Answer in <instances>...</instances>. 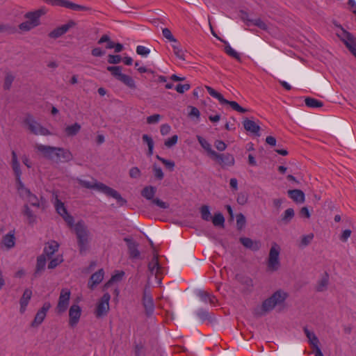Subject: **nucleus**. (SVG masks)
<instances>
[{
    "mask_svg": "<svg viewBox=\"0 0 356 356\" xmlns=\"http://www.w3.org/2000/svg\"><path fill=\"white\" fill-rule=\"evenodd\" d=\"M79 184L86 188L96 189L97 191L105 194L106 196L114 198L117 200L120 206H123L127 204V200L123 198L116 190L103 183L98 182L97 181H90L80 179Z\"/></svg>",
    "mask_w": 356,
    "mask_h": 356,
    "instance_id": "1",
    "label": "nucleus"
},
{
    "mask_svg": "<svg viewBox=\"0 0 356 356\" xmlns=\"http://www.w3.org/2000/svg\"><path fill=\"white\" fill-rule=\"evenodd\" d=\"M17 191L20 197L26 202V204L42 209L46 208V200L42 196L38 197L26 188L24 184L17 187Z\"/></svg>",
    "mask_w": 356,
    "mask_h": 356,
    "instance_id": "2",
    "label": "nucleus"
},
{
    "mask_svg": "<svg viewBox=\"0 0 356 356\" xmlns=\"http://www.w3.org/2000/svg\"><path fill=\"white\" fill-rule=\"evenodd\" d=\"M281 247L276 243H273L269 250L266 261L267 270L270 272L277 271L281 267L280 255Z\"/></svg>",
    "mask_w": 356,
    "mask_h": 356,
    "instance_id": "3",
    "label": "nucleus"
},
{
    "mask_svg": "<svg viewBox=\"0 0 356 356\" xmlns=\"http://www.w3.org/2000/svg\"><path fill=\"white\" fill-rule=\"evenodd\" d=\"M77 237L78 245L81 252L85 251L88 245L90 233L85 222H77L72 227Z\"/></svg>",
    "mask_w": 356,
    "mask_h": 356,
    "instance_id": "4",
    "label": "nucleus"
},
{
    "mask_svg": "<svg viewBox=\"0 0 356 356\" xmlns=\"http://www.w3.org/2000/svg\"><path fill=\"white\" fill-rule=\"evenodd\" d=\"M286 298L287 293L286 292L282 290H278L263 302L261 305V310L264 313L270 312L276 306L282 305Z\"/></svg>",
    "mask_w": 356,
    "mask_h": 356,
    "instance_id": "5",
    "label": "nucleus"
},
{
    "mask_svg": "<svg viewBox=\"0 0 356 356\" xmlns=\"http://www.w3.org/2000/svg\"><path fill=\"white\" fill-rule=\"evenodd\" d=\"M107 70L111 72V74L119 81L131 90L137 88L136 83L129 75L123 74L120 66H108Z\"/></svg>",
    "mask_w": 356,
    "mask_h": 356,
    "instance_id": "6",
    "label": "nucleus"
},
{
    "mask_svg": "<svg viewBox=\"0 0 356 356\" xmlns=\"http://www.w3.org/2000/svg\"><path fill=\"white\" fill-rule=\"evenodd\" d=\"M24 123L29 131L35 135L49 136L51 134L49 129L36 121L31 115H27L24 118Z\"/></svg>",
    "mask_w": 356,
    "mask_h": 356,
    "instance_id": "7",
    "label": "nucleus"
},
{
    "mask_svg": "<svg viewBox=\"0 0 356 356\" xmlns=\"http://www.w3.org/2000/svg\"><path fill=\"white\" fill-rule=\"evenodd\" d=\"M208 93L213 98L218 100L220 104H227L229 105L230 107L239 113H243L247 111V109L241 107L236 102L234 101H229L223 97V96L216 90H215L213 88L206 86H205Z\"/></svg>",
    "mask_w": 356,
    "mask_h": 356,
    "instance_id": "8",
    "label": "nucleus"
},
{
    "mask_svg": "<svg viewBox=\"0 0 356 356\" xmlns=\"http://www.w3.org/2000/svg\"><path fill=\"white\" fill-rule=\"evenodd\" d=\"M53 198L56 212L63 218L70 227H72L74 222V218L68 213L64 203L58 199V195L56 192L53 193Z\"/></svg>",
    "mask_w": 356,
    "mask_h": 356,
    "instance_id": "9",
    "label": "nucleus"
},
{
    "mask_svg": "<svg viewBox=\"0 0 356 356\" xmlns=\"http://www.w3.org/2000/svg\"><path fill=\"white\" fill-rule=\"evenodd\" d=\"M71 292L68 289H63L60 291L58 304L56 306V312L58 314H63L67 311L70 299Z\"/></svg>",
    "mask_w": 356,
    "mask_h": 356,
    "instance_id": "10",
    "label": "nucleus"
},
{
    "mask_svg": "<svg viewBox=\"0 0 356 356\" xmlns=\"http://www.w3.org/2000/svg\"><path fill=\"white\" fill-rule=\"evenodd\" d=\"M51 307V305L49 302L43 303L42 307L37 311L35 317L31 323V326L32 327H38L43 323Z\"/></svg>",
    "mask_w": 356,
    "mask_h": 356,
    "instance_id": "11",
    "label": "nucleus"
},
{
    "mask_svg": "<svg viewBox=\"0 0 356 356\" xmlns=\"http://www.w3.org/2000/svg\"><path fill=\"white\" fill-rule=\"evenodd\" d=\"M11 168L13 170L15 180H16V188L24 184L22 181V172L21 170V165L19 161L18 160L17 155L15 151H13L11 153Z\"/></svg>",
    "mask_w": 356,
    "mask_h": 356,
    "instance_id": "12",
    "label": "nucleus"
},
{
    "mask_svg": "<svg viewBox=\"0 0 356 356\" xmlns=\"http://www.w3.org/2000/svg\"><path fill=\"white\" fill-rule=\"evenodd\" d=\"M111 296L109 293H106L102 297L97 305L95 314L97 317H102L107 314L109 310V301Z\"/></svg>",
    "mask_w": 356,
    "mask_h": 356,
    "instance_id": "13",
    "label": "nucleus"
},
{
    "mask_svg": "<svg viewBox=\"0 0 356 356\" xmlns=\"http://www.w3.org/2000/svg\"><path fill=\"white\" fill-rule=\"evenodd\" d=\"M15 234V229L10 230L7 234H4L0 243L1 248L5 250L13 249L16 245Z\"/></svg>",
    "mask_w": 356,
    "mask_h": 356,
    "instance_id": "14",
    "label": "nucleus"
},
{
    "mask_svg": "<svg viewBox=\"0 0 356 356\" xmlns=\"http://www.w3.org/2000/svg\"><path fill=\"white\" fill-rule=\"evenodd\" d=\"M82 310L77 304H73L69 309V325L71 327H76L81 318Z\"/></svg>",
    "mask_w": 356,
    "mask_h": 356,
    "instance_id": "15",
    "label": "nucleus"
},
{
    "mask_svg": "<svg viewBox=\"0 0 356 356\" xmlns=\"http://www.w3.org/2000/svg\"><path fill=\"white\" fill-rule=\"evenodd\" d=\"M338 35L341 40L345 43L348 49L356 57V38L343 29H341V33H339Z\"/></svg>",
    "mask_w": 356,
    "mask_h": 356,
    "instance_id": "16",
    "label": "nucleus"
},
{
    "mask_svg": "<svg viewBox=\"0 0 356 356\" xmlns=\"http://www.w3.org/2000/svg\"><path fill=\"white\" fill-rule=\"evenodd\" d=\"M143 305L147 315H150L154 310V304L151 292L148 288H145L143 295Z\"/></svg>",
    "mask_w": 356,
    "mask_h": 356,
    "instance_id": "17",
    "label": "nucleus"
},
{
    "mask_svg": "<svg viewBox=\"0 0 356 356\" xmlns=\"http://www.w3.org/2000/svg\"><path fill=\"white\" fill-rule=\"evenodd\" d=\"M46 3L51 5L53 6H60L67 8H70L73 10H79L83 8L80 5L74 3L67 0H42Z\"/></svg>",
    "mask_w": 356,
    "mask_h": 356,
    "instance_id": "18",
    "label": "nucleus"
},
{
    "mask_svg": "<svg viewBox=\"0 0 356 356\" xmlns=\"http://www.w3.org/2000/svg\"><path fill=\"white\" fill-rule=\"evenodd\" d=\"M222 167L233 166L235 163L234 157L230 154H218L213 156Z\"/></svg>",
    "mask_w": 356,
    "mask_h": 356,
    "instance_id": "19",
    "label": "nucleus"
},
{
    "mask_svg": "<svg viewBox=\"0 0 356 356\" xmlns=\"http://www.w3.org/2000/svg\"><path fill=\"white\" fill-rule=\"evenodd\" d=\"M148 270L151 275L156 277L163 273V268L159 262L158 255L154 254L152 260L148 264Z\"/></svg>",
    "mask_w": 356,
    "mask_h": 356,
    "instance_id": "20",
    "label": "nucleus"
},
{
    "mask_svg": "<svg viewBox=\"0 0 356 356\" xmlns=\"http://www.w3.org/2000/svg\"><path fill=\"white\" fill-rule=\"evenodd\" d=\"M33 295L31 289H26L19 299V313L23 314L26 311L27 307Z\"/></svg>",
    "mask_w": 356,
    "mask_h": 356,
    "instance_id": "21",
    "label": "nucleus"
},
{
    "mask_svg": "<svg viewBox=\"0 0 356 356\" xmlns=\"http://www.w3.org/2000/svg\"><path fill=\"white\" fill-rule=\"evenodd\" d=\"M47 9L44 7L40 8V9L34 11L29 12L25 15L26 20L32 23H35V27L40 24V17L46 14Z\"/></svg>",
    "mask_w": 356,
    "mask_h": 356,
    "instance_id": "22",
    "label": "nucleus"
},
{
    "mask_svg": "<svg viewBox=\"0 0 356 356\" xmlns=\"http://www.w3.org/2000/svg\"><path fill=\"white\" fill-rule=\"evenodd\" d=\"M35 149L42 153L44 157L53 159L55 157L57 147L37 144L35 145Z\"/></svg>",
    "mask_w": 356,
    "mask_h": 356,
    "instance_id": "23",
    "label": "nucleus"
},
{
    "mask_svg": "<svg viewBox=\"0 0 356 356\" xmlns=\"http://www.w3.org/2000/svg\"><path fill=\"white\" fill-rule=\"evenodd\" d=\"M58 243L54 241L47 243L44 246L42 255L50 259L54 253L58 251Z\"/></svg>",
    "mask_w": 356,
    "mask_h": 356,
    "instance_id": "24",
    "label": "nucleus"
},
{
    "mask_svg": "<svg viewBox=\"0 0 356 356\" xmlns=\"http://www.w3.org/2000/svg\"><path fill=\"white\" fill-rule=\"evenodd\" d=\"M104 271L103 269H99L96 273H93L88 282V287L90 289H93L95 286L99 284L104 279Z\"/></svg>",
    "mask_w": 356,
    "mask_h": 356,
    "instance_id": "25",
    "label": "nucleus"
},
{
    "mask_svg": "<svg viewBox=\"0 0 356 356\" xmlns=\"http://www.w3.org/2000/svg\"><path fill=\"white\" fill-rule=\"evenodd\" d=\"M22 214L26 218L29 224L33 225L36 222L37 216L34 213L28 204H25L23 206Z\"/></svg>",
    "mask_w": 356,
    "mask_h": 356,
    "instance_id": "26",
    "label": "nucleus"
},
{
    "mask_svg": "<svg viewBox=\"0 0 356 356\" xmlns=\"http://www.w3.org/2000/svg\"><path fill=\"white\" fill-rule=\"evenodd\" d=\"M72 158V154L70 150L61 147H57L54 159L62 160L63 161H70Z\"/></svg>",
    "mask_w": 356,
    "mask_h": 356,
    "instance_id": "27",
    "label": "nucleus"
},
{
    "mask_svg": "<svg viewBox=\"0 0 356 356\" xmlns=\"http://www.w3.org/2000/svg\"><path fill=\"white\" fill-rule=\"evenodd\" d=\"M240 241L246 248L253 251H257L261 248V243L259 241H253L250 238L242 237L240 238Z\"/></svg>",
    "mask_w": 356,
    "mask_h": 356,
    "instance_id": "28",
    "label": "nucleus"
},
{
    "mask_svg": "<svg viewBox=\"0 0 356 356\" xmlns=\"http://www.w3.org/2000/svg\"><path fill=\"white\" fill-rule=\"evenodd\" d=\"M197 294L200 300L204 303L214 305L216 301V297L207 291L199 290Z\"/></svg>",
    "mask_w": 356,
    "mask_h": 356,
    "instance_id": "29",
    "label": "nucleus"
},
{
    "mask_svg": "<svg viewBox=\"0 0 356 356\" xmlns=\"http://www.w3.org/2000/svg\"><path fill=\"white\" fill-rule=\"evenodd\" d=\"M125 241L127 243L128 245V252L130 258L131 259H138L140 257V251L138 248V244L135 242L131 241L129 239H125Z\"/></svg>",
    "mask_w": 356,
    "mask_h": 356,
    "instance_id": "30",
    "label": "nucleus"
},
{
    "mask_svg": "<svg viewBox=\"0 0 356 356\" xmlns=\"http://www.w3.org/2000/svg\"><path fill=\"white\" fill-rule=\"evenodd\" d=\"M81 126L80 124L75 122L74 124L67 125L64 129L65 135L68 137L74 136L81 131Z\"/></svg>",
    "mask_w": 356,
    "mask_h": 356,
    "instance_id": "31",
    "label": "nucleus"
},
{
    "mask_svg": "<svg viewBox=\"0 0 356 356\" xmlns=\"http://www.w3.org/2000/svg\"><path fill=\"white\" fill-rule=\"evenodd\" d=\"M156 193V188L153 186H146L141 191V195L148 200L153 202L154 197Z\"/></svg>",
    "mask_w": 356,
    "mask_h": 356,
    "instance_id": "32",
    "label": "nucleus"
},
{
    "mask_svg": "<svg viewBox=\"0 0 356 356\" xmlns=\"http://www.w3.org/2000/svg\"><path fill=\"white\" fill-rule=\"evenodd\" d=\"M288 194L289 197L296 203H303L305 202V194L300 190H289L288 191Z\"/></svg>",
    "mask_w": 356,
    "mask_h": 356,
    "instance_id": "33",
    "label": "nucleus"
},
{
    "mask_svg": "<svg viewBox=\"0 0 356 356\" xmlns=\"http://www.w3.org/2000/svg\"><path fill=\"white\" fill-rule=\"evenodd\" d=\"M243 127L248 131L259 135L260 127L254 121L246 119L243 121Z\"/></svg>",
    "mask_w": 356,
    "mask_h": 356,
    "instance_id": "34",
    "label": "nucleus"
},
{
    "mask_svg": "<svg viewBox=\"0 0 356 356\" xmlns=\"http://www.w3.org/2000/svg\"><path fill=\"white\" fill-rule=\"evenodd\" d=\"M70 28V25L69 24H63L54 30H53L49 33V37L52 38H58L60 37L61 35H64L65 33L67 32L69 29Z\"/></svg>",
    "mask_w": 356,
    "mask_h": 356,
    "instance_id": "35",
    "label": "nucleus"
},
{
    "mask_svg": "<svg viewBox=\"0 0 356 356\" xmlns=\"http://www.w3.org/2000/svg\"><path fill=\"white\" fill-rule=\"evenodd\" d=\"M304 332L311 346H312L314 348L319 347V341L316 334L313 332L309 330L307 327L304 329Z\"/></svg>",
    "mask_w": 356,
    "mask_h": 356,
    "instance_id": "36",
    "label": "nucleus"
},
{
    "mask_svg": "<svg viewBox=\"0 0 356 356\" xmlns=\"http://www.w3.org/2000/svg\"><path fill=\"white\" fill-rule=\"evenodd\" d=\"M197 138L202 148L204 149L209 155L213 157L216 152L212 149L210 143L200 136H197Z\"/></svg>",
    "mask_w": 356,
    "mask_h": 356,
    "instance_id": "37",
    "label": "nucleus"
},
{
    "mask_svg": "<svg viewBox=\"0 0 356 356\" xmlns=\"http://www.w3.org/2000/svg\"><path fill=\"white\" fill-rule=\"evenodd\" d=\"M124 275V271H117L114 275H112L111 279L105 284V287H108L113 282H120L122 280Z\"/></svg>",
    "mask_w": 356,
    "mask_h": 356,
    "instance_id": "38",
    "label": "nucleus"
},
{
    "mask_svg": "<svg viewBox=\"0 0 356 356\" xmlns=\"http://www.w3.org/2000/svg\"><path fill=\"white\" fill-rule=\"evenodd\" d=\"M143 140L145 143L148 146V152L147 154L149 156H152L153 154L154 146V143L151 136L147 134H144L143 136Z\"/></svg>",
    "mask_w": 356,
    "mask_h": 356,
    "instance_id": "39",
    "label": "nucleus"
},
{
    "mask_svg": "<svg viewBox=\"0 0 356 356\" xmlns=\"http://www.w3.org/2000/svg\"><path fill=\"white\" fill-rule=\"evenodd\" d=\"M214 226H220L223 227L225 223V218L221 213H216L211 219Z\"/></svg>",
    "mask_w": 356,
    "mask_h": 356,
    "instance_id": "40",
    "label": "nucleus"
},
{
    "mask_svg": "<svg viewBox=\"0 0 356 356\" xmlns=\"http://www.w3.org/2000/svg\"><path fill=\"white\" fill-rule=\"evenodd\" d=\"M172 47L173 49L174 54L176 55V56L182 60H185V54L182 49H181L178 42L177 41V43H173L172 44Z\"/></svg>",
    "mask_w": 356,
    "mask_h": 356,
    "instance_id": "41",
    "label": "nucleus"
},
{
    "mask_svg": "<svg viewBox=\"0 0 356 356\" xmlns=\"http://www.w3.org/2000/svg\"><path fill=\"white\" fill-rule=\"evenodd\" d=\"M305 104L309 108H319L323 106V102L314 98L307 97L305 100Z\"/></svg>",
    "mask_w": 356,
    "mask_h": 356,
    "instance_id": "42",
    "label": "nucleus"
},
{
    "mask_svg": "<svg viewBox=\"0 0 356 356\" xmlns=\"http://www.w3.org/2000/svg\"><path fill=\"white\" fill-rule=\"evenodd\" d=\"M201 217L204 220L209 221L211 219V215L209 207L207 205H203L200 208Z\"/></svg>",
    "mask_w": 356,
    "mask_h": 356,
    "instance_id": "43",
    "label": "nucleus"
},
{
    "mask_svg": "<svg viewBox=\"0 0 356 356\" xmlns=\"http://www.w3.org/2000/svg\"><path fill=\"white\" fill-rule=\"evenodd\" d=\"M152 171H153L154 177L157 180L161 181L163 179L164 173L160 166L157 165L156 164H154L152 165Z\"/></svg>",
    "mask_w": 356,
    "mask_h": 356,
    "instance_id": "44",
    "label": "nucleus"
},
{
    "mask_svg": "<svg viewBox=\"0 0 356 356\" xmlns=\"http://www.w3.org/2000/svg\"><path fill=\"white\" fill-rule=\"evenodd\" d=\"M50 261L48 264V268L49 269H53L56 268L57 266H58L60 264H61L63 261V257L61 255H57L55 257H51L50 259Z\"/></svg>",
    "mask_w": 356,
    "mask_h": 356,
    "instance_id": "45",
    "label": "nucleus"
},
{
    "mask_svg": "<svg viewBox=\"0 0 356 356\" xmlns=\"http://www.w3.org/2000/svg\"><path fill=\"white\" fill-rule=\"evenodd\" d=\"M47 260H48V259L42 254L38 257L37 259L36 272H39L44 269Z\"/></svg>",
    "mask_w": 356,
    "mask_h": 356,
    "instance_id": "46",
    "label": "nucleus"
},
{
    "mask_svg": "<svg viewBox=\"0 0 356 356\" xmlns=\"http://www.w3.org/2000/svg\"><path fill=\"white\" fill-rule=\"evenodd\" d=\"M129 175L131 179H138L140 178L142 172L138 167L134 166L129 169Z\"/></svg>",
    "mask_w": 356,
    "mask_h": 356,
    "instance_id": "47",
    "label": "nucleus"
},
{
    "mask_svg": "<svg viewBox=\"0 0 356 356\" xmlns=\"http://www.w3.org/2000/svg\"><path fill=\"white\" fill-rule=\"evenodd\" d=\"M14 79L15 76L12 74L8 73L5 76L3 88L5 90H9L12 86Z\"/></svg>",
    "mask_w": 356,
    "mask_h": 356,
    "instance_id": "48",
    "label": "nucleus"
},
{
    "mask_svg": "<svg viewBox=\"0 0 356 356\" xmlns=\"http://www.w3.org/2000/svg\"><path fill=\"white\" fill-rule=\"evenodd\" d=\"M294 216V211L293 209L289 208L287 209L283 213L282 220L287 223L289 222Z\"/></svg>",
    "mask_w": 356,
    "mask_h": 356,
    "instance_id": "49",
    "label": "nucleus"
},
{
    "mask_svg": "<svg viewBox=\"0 0 356 356\" xmlns=\"http://www.w3.org/2000/svg\"><path fill=\"white\" fill-rule=\"evenodd\" d=\"M156 158L160 161L166 168L170 169V170H173L175 168V162L172 161L167 160L163 157H161L159 155H156Z\"/></svg>",
    "mask_w": 356,
    "mask_h": 356,
    "instance_id": "50",
    "label": "nucleus"
},
{
    "mask_svg": "<svg viewBox=\"0 0 356 356\" xmlns=\"http://www.w3.org/2000/svg\"><path fill=\"white\" fill-rule=\"evenodd\" d=\"M225 51L229 56L237 60H240V54L235 49H234L229 44H227L225 46Z\"/></svg>",
    "mask_w": 356,
    "mask_h": 356,
    "instance_id": "51",
    "label": "nucleus"
},
{
    "mask_svg": "<svg viewBox=\"0 0 356 356\" xmlns=\"http://www.w3.org/2000/svg\"><path fill=\"white\" fill-rule=\"evenodd\" d=\"M248 22H251L250 25H252V24L255 25L263 30L267 29L266 24L264 21H262L260 18L248 20Z\"/></svg>",
    "mask_w": 356,
    "mask_h": 356,
    "instance_id": "52",
    "label": "nucleus"
},
{
    "mask_svg": "<svg viewBox=\"0 0 356 356\" xmlns=\"http://www.w3.org/2000/svg\"><path fill=\"white\" fill-rule=\"evenodd\" d=\"M19 27L22 31H28L35 27V23L34 22L31 24L30 22L26 20V22L20 24Z\"/></svg>",
    "mask_w": 356,
    "mask_h": 356,
    "instance_id": "53",
    "label": "nucleus"
},
{
    "mask_svg": "<svg viewBox=\"0 0 356 356\" xmlns=\"http://www.w3.org/2000/svg\"><path fill=\"white\" fill-rule=\"evenodd\" d=\"M162 33H163V35L167 40H168L170 42H172L173 43H177V40L175 39V38L173 36L171 31L168 29H167V28L163 29L162 30Z\"/></svg>",
    "mask_w": 356,
    "mask_h": 356,
    "instance_id": "54",
    "label": "nucleus"
},
{
    "mask_svg": "<svg viewBox=\"0 0 356 356\" xmlns=\"http://www.w3.org/2000/svg\"><path fill=\"white\" fill-rule=\"evenodd\" d=\"M136 53L138 55L146 57L150 53V50L145 46L138 45L136 47Z\"/></svg>",
    "mask_w": 356,
    "mask_h": 356,
    "instance_id": "55",
    "label": "nucleus"
},
{
    "mask_svg": "<svg viewBox=\"0 0 356 356\" xmlns=\"http://www.w3.org/2000/svg\"><path fill=\"white\" fill-rule=\"evenodd\" d=\"M327 284H328V278H327V277H323L320 280L319 283L318 284V285L316 286L317 291H324L326 289Z\"/></svg>",
    "mask_w": 356,
    "mask_h": 356,
    "instance_id": "56",
    "label": "nucleus"
},
{
    "mask_svg": "<svg viewBox=\"0 0 356 356\" xmlns=\"http://www.w3.org/2000/svg\"><path fill=\"white\" fill-rule=\"evenodd\" d=\"M178 140V136L177 135H174L172 137L165 140L164 144L167 147H171L175 145Z\"/></svg>",
    "mask_w": 356,
    "mask_h": 356,
    "instance_id": "57",
    "label": "nucleus"
},
{
    "mask_svg": "<svg viewBox=\"0 0 356 356\" xmlns=\"http://www.w3.org/2000/svg\"><path fill=\"white\" fill-rule=\"evenodd\" d=\"M161 120V115L159 114H154L147 117V122L148 124H156Z\"/></svg>",
    "mask_w": 356,
    "mask_h": 356,
    "instance_id": "58",
    "label": "nucleus"
},
{
    "mask_svg": "<svg viewBox=\"0 0 356 356\" xmlns=\"http://www.w3.org/2000/svg\"><path fill=\"white\" fill-rule=\"evenodd\" d=\"M313 238H314V235L312 234L303 236L301 238V244L303 246H307V245H309L310 243V242L312 241Z\"/></svg>",
    "mask_w": 356,
    "mask_h": 356,
    "instance_id": "59",
    "label": "nucleus"
},
{
    "mask_svg": "<svg viewBox=\"0 0 356 356\" xmlns=\"http://www.w3.org/2000/svg\"><path fill=\"white\" fill-rule=\"evenodd\" d=\"M152 203L158 206L161 209H168L169 207V204L159 198H155L153 200Z\"/></svg>",
    "mask_w": 356,
    "mask_h": 356,
    "instance_id": "60",
    "label": "nucleus"
},
{
    "mask_svg": "<svg viewBox=\"0 0 356 356\" xmlns=\"http://www.w3.org/2000/svg\"><path fill=\"white\" fill-rule=\"evenodd\" d=\"M121 57L119 55H109L108 62L111 64H118L120 63Z\"/></svg>",
    "mask_w": 356,
    "mask_h": 356,
    "instance_id": "61",
    "label": "nucleus"
},
{
    "mask_svg": "<svg viewBox=\"0 0 356 356\" xmlns=\"http://www.w3.org/2000/svg\"><path fill=\"white\" fill-rule=\"evenodd\" d=\"M176 90L179 92V93H184V92L190 89V85L188 84V83H185V84H178L177 86H176Z\"/></svg>",
    "mask_w": 356,
    "mask_h": 356,
    "instance_id": "62",
    "label": "nucleus"
},
{
    "mask_svg": "<svg viewBox=\"0 0 356 356\" xmlns=\"http://www.w3.org/2000/svg\"><path fill=\"white\" fill-rule=\"evenodd\" d=\"M214 145L216 148L220 152L225 150L227 148V145L222 140H217Z\"/></svg>",
    "mask_w": 356,
    "mask_h": 356,
    "instance_id": "63",
    "label": "nucleus"
},
{
    "mask_svg": "<svg viewBox=\"0 0 356 356\" xmlns=\"http://www.w3.org/2000/svg\"><path fill=\"white\" fill-rule=\"evenodd\" d=\"M351 233H352V232L350 229L343 230L340 236V240L342 241L343 242L347 241V240L350 236Z\"/></svg>",
    "mask_w": 356,
    "mask_h": 356,
    "instance_id": "64",
    "label": "nucleus"
}]
</instances>
